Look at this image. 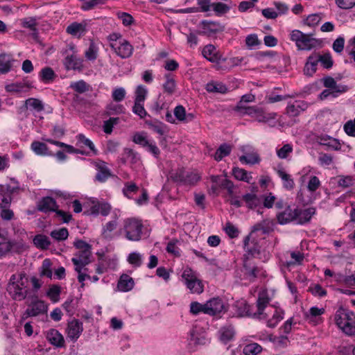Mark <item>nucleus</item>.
I'll use <instances>...</instances> for the list:
<instances>
[{
  "label": "nucleus",
  "instance_id": "10",
  "mask_svg": "<svg viewBox=\"0 0 355 355\" xmlns=\"http://www.w3.org/2000/svg\"><path fill=\"white\" fill-rule=\"evenodd\" d=\"M205 314L215 316L226 312L224 302L220 297H214L205 303Z\"/></svg>",
  "mask_w": 355,
  "mask_h": 355
},
{
  "label": "nucleus",
  "instance_id": "13",
  "mask_svg": "<svg viewBox=\"0 0 355 355\" xmlns=\"http://www.w3.org/2000/svg\"><path fill=\"white\" fill-rule=\"evenodd\" d=\"M92 256L91 249L79 250L75 257L71 259V261L75 266V270L78 271L80 266L85 267L90 263Z\"/></svg>",
  "mask_w": 355,
  "mask_h": 355
},
{
  "label": "nucleus",
  "instance_id": "16",
  "mask_svg": "<svg viewBox=\"0 0 355 355\" xmlns=\"http://www.w3.org/2000/svg\"><path fill=\"white\" fill-rule=\"evenodd\" d=\"M58 205L54 198L50 196L42 198L37 204V209L42 212H56Z\"/></svg>",
  "mask_w": 355,
  "mask_h": 355
},
{
  "label": "nucleus",
  "instance_id": "25",
  "mask_svg": "<svg viewBox=\"0 0 355 355\" xmlns=\"http://www.w3.org/2000/svg\"><path fill=\"white\" fill-rule=\"evenodd\" d=\"M32 87L31 84L29 82L26 83H14L6 85L5 89L7 92L10 93H19L23 92H27Z\"/></svg>",
  "mask_w": 355,
  "mask_h": 355
},
{
  "label": "nucleus",
  "instance_id": "31",
  "mask_svg": "<svg viewBox=\"0 0 355 355\" xmlns=\"http://www.w3.org/2000/svg\"><path fill=\"white\" fill-rule=\"evenodd\" d=\"M21 26L32 31L33 37H37L38 22L36 17H26L21 19Z\"/></svg>",
  "mask_w": 355,
  "mask_h": 355
},
{
  "label": "nucleus",
  "instance_id": "23",
  "mask_svg": "<svg viewBox=\"0 0 355 355\" xmlns=\"http://www.w3.org/2000/svg\"><path fill=\"white\" fill-rule=\"evenodd\" d=\"M173 113L175 118L180 122L189 123L195 119V114L193 113L187 114L185 108L181 105L175 107Z\"/></svg>",
  "mask_w": 355,
  "mask_h": 355
},
{
  "label": "nucleus",
  "instance_id": "41",
  "mask_svg": "<svg viewBox=\"0 0 355 355\" xmlns=\"http://www.w3.org/2000/svg\"><path fill=\"white\" fill-rule=\"evenodd\" d=\"M219 334L220 340L223 343H227L233 338L234 331L232 327H223L220 329Z\"/></svg>",
  "mask_w": 355,
  "mask_h": 355
},
{
  "label": "nucleus",
  "instance_id": "36",
  "mask_svg": "<svg viewBox=\"0 0 355 355\" xmlns=\"http://www.w3.org/2000/svg\"><path fill=\"white\" fill-rule=\"evenodd\" d=\"M277 174L283 181V187L287 190H292L295 187V182L291 176L284 170H278Z\"/></svg>",
  "mask_w": 355,
  "mask_h": 355
},
{
  "label": "nucleus",
  "instance_id": "38",
  "mask_svg": "<svg viewBox=\"0 0 355 355\" xmlns=\"http://www.w3.org/2000/svg\"><path fill=\"white\" fill-rule=\"evenodd\" d=\"M239 160L242 163L255 164L259 163L261 159L257 153L252 152L250 153H247L245 155L240 156Z\"/></svg>",
  "mask_w": 355,
  "mask_h": 355
},
{
  "label": "nucleus",
  "instance_id": "53",
  "mask_svg": "<svg viewBox=\"0 0 355 355\" xmlns=\"http://www.w3.org/2000/svg\"><path fill=\"white\" fill-rule=\"evenodd\" d=\"M127 261L135 267H139L142 264L141 255L137 252L129 254Z\"/></svg>",
  "mask_w": 355,
  "mask_h": 355
},
{
  "label": "nucleus",
  "instance_id": "9",
  "mask_svg": "<svg viewBox=\"0 0 355 355\" xmlns=\"http://www.w3.org/2000/svg\"><path fill=\"white\" fill-rule=\"evenodd\" d=\"M30 297L33 299V301L25 311L24 315L26 318L37 316L47 312V305L44 301L37 300V296L35 294Z\"/></svg>",
  "mask_w": 355,
  "mask_h": 355
},
{
  "label": "nucleus",
  "instance_id": "2",
  "mask_svg": "<svg viewBox=\"0 0 355 355\" xmlns=\"http://www.w3.org/2000/svg\"><path fill=\"white\" fill-rule=\"evenodd\" d=\"M28 284V279L24 272L13 274L8 284L7 291L13 300L21 301L31 296Z\"/></svg>",
  "mask_w": 355,
  "mask_h": 355
},
{
  "label": "nucleus",
  "instance_id": "7",
  "mask_svg": "<svg viewBox=\"0 0 355 355\" xmlns=\"http://www.w3.org/2000/svg\"><path fill=\"white\" fill-rule=\"evenodd\" d=\"M239 109L242 110L241 114L249 115L260 123H266L270 119H274L276 116L275 113L267 114L263 107L259 106H239Z\"/></svg>",
  "mask_w": 355,
  "mask_h": 355
},
{
  "label": "nucleus",
  "instance_id": "39",
  "mask_svg": "<svg viewBox=\"0 0 355 355\" xmlns=\"http://www.w3.org/2000/svg\"><path fill=\"white\" fill-rule=\"evenodd\" d=\"M25 106L28 108L29 106L33 110L37 111V112H40L44 110V106L43 103L35 98H29L25 101Z\"/></svg>",
  "mask_w": 355,
  "mask_h": 355
},
{
  "label": "nucleus",
  "instance_id": "47",
  "mask_svg": "<svg viewBox=\"0 0 355 355\" xmlns=\"http://www.w3.org/2000/svg\"><path fill=\"white\" fill-rule=\"evenodd\" d=\"M35 245L42 249H47L51 245L49 238L44 235H37L33 239Z\"/></svg>",
  "mask_w": 355,
  "mask_h": 355
},
{
  "label": "nucleus",
  "instance_id": "19",
  "mask_svg": "<svg viewBox=\"0 0 355 355\" xmlns=\"http://www.w3.org/2000/svg\"><path fill=\"white\" fill-rule=\"evenodd\" d=\"M63 64L67 70L81 71L83 68V60L74 53L68 55L64 60Z\"/></svg>",
  "mask_w": 355,
  "mask_h": 355
},
{
  "label": "nucleus",
  "instance_id": "30",
  "mask_svg": "<svg viewBox=\"0 0 355 355\" xmlns=\"http://www.w3.org/2000/svg\"><path fill=\"white\" fill-rule=\"evenodd\" d=\"M232 150V146L227 143L220 144L214 155V159L218 162L222 160L223 157L228 156L231 153Z\"/></svg>",
  "mask_w": 355,
  "mask_h": 355
},
{
  "label": "nucleus",
  "instance_id": "50",
  "mask_svg": "<svg viewBox=\"0 0 355 355\" xmlns=\"http://www.w3.org/2000/svg\"><path fill=\"white\" fill-rule=\"evenodd\" d=\"M211 8L217 15H224L228 12L230 10V7L229 6L222 2L213 3L211 4Z\"/></svg>",
  "mask_w": 355,
  "mask_h": 355
},
{
  "label": "nucleus",
  "instance_id": "29",
  "mask_svg": "<svg viewBox=\"0 0 355 355\" xmlns=\"http://www.w3.org/2000/svg\"><path fill=\"white\" fill-rule=\"evenodd\" d=\"M205 89L209 93L225 94L227 92L226 85L220 82H209L206 85Z\"/></svg>",
  "mask_w": 355,
  "mask_h": 355
},
{
  "label": "nucleus",
  "instance_id": "61",
  "mask_svg": "<svg viewBox=\"0 0 355 355\" xmlns=\"http://www.w3.org/2000/svg\"><path fill=\"white\" fill-rule=\"evenodd\" d=\"M51 262L49 259H46L42 262V270L40 272L41 276H45L51 278L52 276V271L51 269Z\"/></svg>",
  "mask_w": 355,
  "mask_h": 355
},
{
  "label": "nucleus",
  "instance_id": "8",
  "mask_svg": "<svg viewBox=\"0 0 355 355\" xmlns=\"http://www.w3.org/2000/svg\"><path fill=\"white\" fill-rule=\"evenodd\" d=\"M200 26L201 30L198 31V34L209 37H215L218 33L225 30V26L218 21L202 20Z\"/></svg>",
  "mask_w": 355,
  "mask_h": 355
},
{
  "label": "nucleus",
  "instance_id": "35",
  "mask_svg": "<svg viewBox=\"0 0 355 355\" xmlns=\"http://www.w3.org/2000/svg\"><path fill=\"white\" fill-rule=\"evenodd\" d=\"M56 76L54 71L49 67L42 69L40 72V80L45 83L53 82Z\"/></svg>",
  "mask_w": 355,
  "mask_h": 355
},
{
  "label": "nucleus",
  "instance_id": "11",
  "mask_svg": "<svg viewBox=\"0 0 355 355\" xmlns=\"http://www.w3.org/2000/svg\"><path fill=\"white\" fill-rule=\"evenodd\" d=\"M296 217L297 212L295 205L286 207L284 210L279 211L276 215L277 223L280 225H286L292 222L295 223Z\"/></svg>",
  "mask_w": 355,
  "mask_h": 355
},
{
  "label": "nucleus",
  "instance_id": "12",
  "mask_svg": "<svg viewBox=\"0 0 355 355\" xmlns=\"http://www.w3.org/2000/svg\"><path fill=\"white\" fill-rule=\"evenodd\" d=\"M243 248L245 253L243 257L252 259L260 253V246L259 243L254 240H250V234L246 236L243 241Z\"/></svg>",
  "mask_w": 355,
  "mask_h": 355
},
{
  "label": "nucleus",
  "instance_id": "22",
  "mask_svg": "<svg viewBox=\"0 0 355 355\" xmlns=\"http://www.w3.org/2000/svg\"><path fill=\"white\" fill-rule=\"evenodd\" d=\"M308 105L302 101H295L292 104H288L286 107V113L290 116H297L302 112L306 110Z\"/></svg>",
  "mask_w": 355,
  "mask_h": 355
},
{
  "label": "nucleus",
  "instance_id": "49",
  "mask_svg": "<svg viewBox=\"0 0 355 355\" xmlns=\"http://www.w3.org/2000/svg\"><path fill=\"white\" fill-rule=\"evenodd\" d=\"M42 139L43 141H46V142H48V143L51 144L55 145L56 146H58V147H60V148H64L67 153H69L70 152L75 151L74 150V147L73 146L67 144H65L64 142L56 141V140H54V139H50V138H46L44 137H43L42 138Z\"/></svg>",
  "mask_w": 355,
  "mask_h": 355
},
{
  "label": "nucleus",
  "instance_id": "58",
  "mask_svg": "<svg viewBox=\"0 0 355 355\" xmlns=\"http://www.w3.org/2000/svg\"><path fill=\"white\" fill-rule=\"evenodd\" d=\"M116 15H117L118 18L121 19L122 24L125 26H129L132 25L135 21L132 16L128 12H119L116 13Z\"/></svg>",
  "mask_w": 355,
  "mask_h": 355
},
{
  "label": "nucleus",
  "instance_id": "33",
  "mask_svg": "<svg viewBox=\"0 0 355 355\" xmlns=\"http://www.w3.org/2000/svg\"><path fill=\"white\" fill-rule=\"evenodd\" d=\"M190 341L194 345H204L207 343V338L205 333L193 329L190 334Z\"/></svg>",
  "mask_w": 355,
  "mask_h": 355
},
{
  "label": "nucleus",
  "instance_id": "48",
  "mask_svg": "<svg viewBox=\"0 0 355 355\" xmlns=\"http://www.w3.org/2000/svg\"><path fill=\"white\" fill-rule=\"evenodd\" d=\"M70 87L75 92L82 94L89 90V85H87L86 82L81 80L77 82L71 83Z\"/></svg>",
  "mask_w": 355,
  "mask_h": 355
},
{
  "label": "nucleus",
  "instance_id": "27",
  "mask_svg": "<svg viewBox=\"0 0 355 355\" xmlns=\"http://www.w3.org/2000/svg\"><path fill=\"white\" fill-rule=\"evenodd\" d=\"M202 55L211 62H218L220 55L216 52V47L212 44L206 45L202 49Z\"/></svg>",
  "mask_w": 355,
  "mask_h": 355
},
{
  "label": "nucleus",
  "instance_id": "34",
  "mask_svg": "<svg viewBox=\"0 0 355 355\" xmlns=\"http://www.w3.org/2000/svg\"><path fill=\"white\" fill-rule=\"evenodd\" d=\"M200 178V175L196 171H185L182 185L194 186Z\"/></svg>",
  "mask_w": 355,
  "mask_h": 355
},
{
  "label": "nucleus",
  "instance_id": "5",
  "mask_svg": "<svg viewBox=\"0 0 355 355\" xmlns=\"http://www.w3.org/2000/svg\"><path fill=\"white\" fill-rule=\"evenodd\" d=\"M291 40L295 42L298 50L310 51L313 49L318 42V40L299 30H294L291 33Z\"/></svg>",
  "mask_w": 355,
  "mask_h": 355
},
{
  "label": "nucleus",
  "instance_id": "59",
  "mask_svg": "<svg viewBox=\"0 0 355 355\" xmlns=\"http://www.w3.org/2000/svg\"><path fill=\"white\" fill-rule=\"evenodd\" d=\"M139 190V187L137 184L132 182H128L125 184V187L123 189V193L125 196L130 198V194L132 193H137Z\"/></svg>",
  "mask_w": 355,
  "mask_h": 355
},
{
  "label": "nucleus",
  "instance_id": "4",
  "mask_svg": "<svg viewBox=\"0 0 355 355\" xmlns=\"http://www.w3.org/2000/svg\"><path fill=\"white\" fill-rule=\"evenodd\" d=\"M142 221L135 218H128L123 220V228L121 231H123L125 238L131 241H139L141 239Z\"/></svg>",
  "mask_w": 355,
  "mask_h": 355
},
{
  "label": "nucleus",
  "instance_id": "43",
  "mask_svg": "<svg viewBox=\"0 0 355 355\" xmlns=\"http://www.w3.org/2000/svg\"><path fill=\"white\" fill-rule=\"evenodd\" d=\"M85 31V26L78 22H73L67 28V33L72 35H77L78 34H81Z\"/></svg>",
  "mask_w": 355,
  "mask_h": 355
},
{
  "label": "nucleus",
  "instance_id": "54",
  "mask_svg": "<svg viewBox=\"0 0 355 355\" xmlns=\"http://www.w3.org/2000/svg\"><path fill=\"white\" fill-rule=\"evenodd\" d=\"M147 93H148V91L144 86H143L141 85L137 86L136 91H135V102L144 103V101L146 99Z\"/></svg>",
  "mask_w": 355,
  "mask_h": 355
},
{
  "label": "nucleus",
  "instance_id": "40",
  "mask_svg": "<svg viewBox=\"0 0 355 355\" xmlns=\"http://www.w3.org/2000/svg\"><path fill=\"white\" fill-rule=\"evenodd\" d=\"M118 225L117 218L107 222L102 230V235L105 239L111 238V232L114 231Z\"/></svg>",
  "mask_w": 355,
  "mask_h": 355
},
{
  "label": "nucleus",
  "instance_id": "52",
  "mask_svg": "<svg viewBox=\"0 0 355 355\" xmlns=\"http://www.w3.org/2000/svg\"><path fill=\"white\" fill-rule=\"evenodd\" d=\"M291 257L293 260L287 261L286 266L288 267L295 265H301L304 259V254L300 252H292L291 253Z\"/></svg>",
  "mask_w": 355,
  "mask_h": 355
},
{
  "label": "nucleus",
  "instance_id": "24",
  "mask_svg": "<svg viewBox=\"0 0 355 355\" xmlns=\"http://www.w3.org/2000/svg\"><path fill=\"white\" fill-rule=\"evenodd\" d=\"M14 59L12 55L7 53L0 54V74H6L8 73L12 66Z\"/></svg>",
  "mask_w": 355,
  "mask_h": 355
},
{
  "label": "nucleus",
  "instance_id": "18",
  "mask_svg": "<svg viewBox=\"0 0 355 355\" xmlns=\"http://www.w3.org/2000/svg\"><path fill=\"white\" fill-rule=\"evenodd\" d=\"M83 330L82 322L78 320H73L68 323L67 329V337L72 340H76Z\"/></svg>",
  "mask_w": 355,
  "mask_h": 355
},
{
  "label": "nucleus",
  "instance_id": "1",
  "mask_svg": "<svg viewBox=\"0 0 355 355\" xmlns=\"http://www.w3.org/2000/svg\"><path fill=\"white\" fill-rule=\"evenodd\" d=\"M270 301L266 292L259 293L256 302L257 311H253V306L248 304L245 301L236 302L235 307L236 313L240 317H250L258 320H263L268 318L267 313L264 310L268 306Z\"/></svg>",
  "mask_w": 355,
  "mask_h": 355
},
{
  "label": "nucleus",
  "instance_id": "60",
  "mask_svg": "<svg viewBox=\"0 0 355 355\" xmlns=\"http://www.w3.org/2000/svg\"><path fill=\"white\" fill-rule=\"evenodd\" d=\"M293 152V146L286 144H284L281 148L277 150V155L280 159H286L288 155Z\"/></svg>",
  "mask_w": 355,
  "mask_h": 355
},
{
  "label": "nucleus",
  "instance_id": "17",
  "mask_svg": "<svg viewBox=\"0 0 355 355\" xmlns=\"http://www.w3.org/2000/svg\"><path fill=\"white\" fill-rule=\"evenodd\" d=\"M95 167L97 173L95 175V180L99 182H105L110 177L112 173L110 168L106 166V163L100 161L95 163Z\"/></svg>",
  "mask_w": 355,
  "mask_h": 355
},
{
  "label": "nucleus",
  "instance_id": "55",
  "mask_svg": "<svg viewBox=\"0 0 355 355\" xmlns=\"http://www.w3.org/2000/svg\"><path fill=\"white\" fill-rule=\"evenodd\" d=\"M355 180L352 176H339L338 185L343 188H348L354 184Z\"/></svg>",
  "mask_w": 355,
  "mask_h": 355
},
{
  "label": "nucleus",
  "instance_id": "45",
  "mask_svg": "<svg viewBox=\"0 0 355 355\" xmlns=\"http://www.w3.org/2000/svg\"><path fill=\"white\" fill-rule=\"evenodd\" d=\"M232 174L236 180L250 182V180L252 178L249 176L247 171L245 169L234 167L232 170Z\"/></svg>",
  "mask_w": 355,
  "mask_h": 355
},
{
  "label": "nucleus",
  "instance_id": "3",
  "mask_svg": "<svg viewBox=\"0 0 355 355\" xmlns=\"http://www.w3.org/2000/svg\"><path fill=\"white\" fill-rule=\"evenodd\" d=\"M337 326L346 334L355 336V314L347 309L340 307L336 312Z\"/></svg>",
  "mask_w": 355,
  "mask_h": 355
},
{
  "label": "nucleus",
  "instance_id": "20",
  "mask_svg": "<svg viewBox=\"0 0 355 355\" xmlns=\"http://www.w3.org/2000/svg\"><path fill=\"white\" fill-rule=\"evenodd\" d=\"M115 53L121 58H130L133 52L132 46L125 40H123L118 47H114V44H110Z\"/></svg>",
  "mask_w": 355,
  "mask_h": 355
},
{
  "label": "nucleus",
  "instance_id": "14",
  "mask_svg": "<svg viewBox=\"0 0 355 355\" xmlns=\"http://www.w3.org/2000/svg\"><path fill=\"white\" fill-rule=\"evenodd\" d=\"M15 188L10 184H0V208L9 207Z\"/></svg>",
  "mask_w": 355,
  "mask_h": 355
},
{
  "label": "nucleus",
  "instance_id": "63",
  "mask_svg": "<svg viewBox=\"0 0 355 355\" xmlns=\"http://www.w3.org/2000/svg\"><path fill=\"white\" fill-rule=\"evenodd\" d=\"M62 306L68 314L73 315L76 307V302H74L73 298L69 297L64 302Z\"/></svg>",
  "mask_w": 355,
  "mask_h": 355
},
{
  "label": "nucleus",
  "instance_id": "51",
  "mask_svg": "<svg viewBox=\"0 0 355 355\" xmlns=\"http://www.w3.org/2000/svg\"><path fill=\"white\" fill-rule=\"evenodd\" d=\"M76 139L78 144H84L85 146H87L94 153V154H97V150L95 148L93 142L90 139H87L84 135H78L76 136Z\"/></svg>",
  "mask_w": 355,
  "mask_h": 355
},
{
  "label": "nucleus",
  "instance_id": "15",
  "mask_svg": "<svg viewBox=\"0 0 355 355\" xmlns=\"http://www.w3.org/2000/svg\"><path fill=\"white\" fill-rule=\"evenodd\" d=\"M315 211L316 210L314 207L302 209L296 207L297 217L295 223L297 225H304L309 223L312 216L315 214Z\"/></svg>",
  "mask_w": 355,
  "mask_h": 355
},
{
  "label": "nucleus",
  "instance_id": "56",
  "mask_svg": "<svg viewBox=\"0 0 355 355\" xmlns=\"http://www.w3.org/2000/svg\"><path fill=\"white\" fill-rule=\"evenodd\" d=\"M60 287L58 286H51L49 291H47V296L50 298V300L53 302H57L60 297Z\"/></svg>",
  "mask_w": 355,
  "mask_h": 355
},
{
  "label": "nucleus",
  "instance_id": "46",
  "mask_svg": "<svg viewBox=\"0 0 355 355\" xmlns=\"http://www.w3.org/2000/svg\"><path fill=\"white\" fill-rule=\"evenodd\" d=\"M50 235L56 241H64L68 238L69 232L66 227H62L52 231Z\"/></svg>",
  "mask_w": 355,
  "mask_h": 355
},
{
  "label": "nucleus",
  "instance_id": "42",
  "mask_svg": "<svg viewBox=\"0 0 355 355\" xmlns=\"http://www.w3.org/2000/svg\"><path fill=\"white\" fill-rule=\"evenodd\" d=\"M262 351V347L260 345L253 343L246 345L243 349V353L245 355H257Z\"/></svg>",
  "mask_w": 355,
  "mask_h": 355
},
{
  "label": "nucleus",
  "instance_id": "62",
  "mask_svg": "<svg viewBox=\"0 0 355 355\" xmlns=\"http://www.w3.org/2000/svg\"><path fill=\"white\" fill-rule=\"evenodd\" d=\"M132 112L138 115L141 119L144 118L147 115V112L144 109L143 103L135 102L132 107Z\"/></svg>",
  "mask_w": 355,
  "mask_h": 355
},
{
  "label": "nucleus",
  "instance_id": "26",
  "mask_svg": "<svg viewBox=\"0 0 355 355\" xmlns=\"http://www.w3.org/2000/svg\"><path fill=\"white\" fill-rule=\"evenodd\" d=\"M135 282L133 279L128 275L123 274L120 277L117 287L121 291L128 292L133 288Z\"/></svg>",
  "mask_w": 355,
  "mask_h": 355
},
{
  "label": "nucleus",
  "instance_id": "44",
  "mask_svg": "<svg viewBox=\"0 0 355 355\" xmlns=\"http://www.w3.org/2000/svg\"><path fill=\"white\" fill-rule=\"evenodd\" d=\"M107 0H90L82 3L80 8L82 10L88 11L94 9L100 5H104Z\"/></svg>",
  "mask_w": 355,
  "mask_h": 355
},
{
  "label": "nucleus",
  "instance_id": "64",
  "mask_svg": "<svg viewBox=\"0 0 355 355\" xmlns=\"http://www.w3.org/2000/svg\"><path fill=\"white\" fill-rule=\"evenodd\" d=\"M225 231L226 234L232 239L236 238L239 234L238 228L230 222L226 223Z\"/></svg>",
  "mask_w": 355,
  "mask_h": 355
},
{
  "label": "nucleus",
  "instance_id": "37",
  "mask_svg": "<svg viewBox=\"0 0 355 355\" xmlns=\"http://www.w3.org/2000/svg\"><path fill=\"white\" fill-rule=\"evenodd\" d=\"M185 171H186L184 170V168H178L175 170H173L169 173L168 179H170L175 183L182 184Z\"/></svg>",
  "mask_w": 355,
  "mask_h": 355
},
{
  "label": "nucleus",
  "instance_id": "28",
  "mask_svg": "<svg viewBox=\"0 0 355 355\" xmlns=\"http://www.w3.org/2000/svg\"><path fill=\"white\" fill-rule=\"evenodd\" d=\"M32 150L37 155H52V153L49 150L47 145L43 142L34 141L31 144Z\"/></svg>",
  "mask_w": 355,
  "mask_h": 355
},
{
  "label": "nucleus",
  "instance_id": "57",
  "mask_svg": "<svg viewBox=\"0 0 355 355\" xmlns=\"http://www.w3.org/2000/svg\"><path fill=\"white\" fill-rule=\"evenodd\" d=\"M308 291L311 293L313 295L320 297L327 295V291L318 284L311 286Z\"/></svg>",
  "mask_w": 355,
  "mask_h": 355
},
{
  "label": "nucleus",
  "instance_id": "21",
  "mask_svg": "<svg viewBox=\"0 0 355 355\" xmlns=\"http://www.w3.org/2000/svg\"><path fill=\"white\" fill-rule=\"evenodd\" d=\"M47 340L57 347L64 346V340L62 335L56 329H51L46 333Z\"/></svg>",
  "mask_w": 355,
  "mask_h": 355
},
{
  "label": "nucleus",
  "instance_id": "6",
  "mask_svg": "<svg viewBox=\"0 0 355 355\" xmlns=\"http://www.w3.org/2000/svg\"><path fill=\"white\" fill-rule=\"evenodd\" d=\"M182 277L191 293L200 294L203 292L204 286L202 281L197 277L196 272L191 268L187 267L184 270Z\"/></svg>",
  "mask_w": 355,
  "mask_h": 355
},
{
  "label": "nucleus",
  "instance_id": "32",
  "mask_svg": "<svg viewBox=\"0 0 355 355\" xmlns=\"http://www.w3.org/2000/svg\"><path fill=\"white\" fill-rule=\"evenodd\" d=\"M243 200L249 209H254L261 203V200L256 194L246 193L243 196Z\"/></svg>",
  "mask_w": 355,
  "mask_h": 355
}]
</instances>
